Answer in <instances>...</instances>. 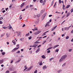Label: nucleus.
<instances>
[{
  "label": "nucleus",
  "instance_id": "44",
  "mask_svg": "<svg viewBox=\"0 0 73 73\" xmlns=\"http://www.w3.org/2000/svg\"><path fill=\"white\" fill-rule=\"evenodd\" d=\"M73 12V8L71 9V12L72 13Z\"/></svg>",
  "mask_w": 73,
  "mask_h": 73
},
{
  "label": "nucleus",
  "instance_id": "45",
  "mask_svg": "<svg viewBox=\"0 0 73 73\" xmlns=\"http://www.w3.org/2000/svg\"><path fill=\"white\" fill-rule=\"evenodd\" d=\"M59 2L60 4H61V0H59Z\"/></svg>",
  "mask_w": 73,
  "mask_h": 73
},
{
  "label": "nucleus",
  "instance_id": "19",
  "mask_svg": "<svg viewBox=\"0 0 73 73\" xmlns=\"http://www.w3.org/2000/svg\"><path fill=\"white\" fill-rule=\"evenodd\" d=\"M39 51H40V48H38V49L36 51V53H38Z\"/></svg>",
  "mask_w": 73,
  "mask_h": 73
},
{
  "label": "nucleus",
  "instance_id": "8",
  "mask_svg": "<svg viewBox=\"0 0 73 73\" xmlns=\"http://www.w3.org/2000/svg\"><path fill=\"white\" fill-rule=\"evenodd\" d=\"M46 68V65L42 67V69L43 70H45Z\"/></svg>",
  "mask_w": 73,
  "mask_h": 73
},
{
  "label": "nucleus",
  "instance_id": "7",
  "mask_svg": "<svg viewBox=\"0 0 73 73\" xmlns=\"http://www.w3.org/2000/svg\"><path fill=\"white\" fill-rule=\"evenodd\" d=\"M65 9H66V8H65V6L64 4L62 6V9L63 10H65Z\"/></svg>",
  "mask_w": 73,
  "mask_h": 73
},
{
  "label": "nucleus",
  "instance_id": "18",
  "mask_svg": "<svg viewBox=\"0 0 73 73\" xmlns=\"http://www.w3.org/2000/svg\"><path fill=\"white\" fill-rule=\"evenodd\" d=\"M6 35L7 36V37H9V33H6Z\"/></svg>",
  "mask_w": 73,
  "mask_h": 73
},
{
  "label": "nucleus",
  "instance_id": "60",
  "mask_svg": "<svg viewBox=\"0 0 73 73\" xmlns=\"http://www.w3.org/2000/svg\"><path fill=\"white\" fill-rule=\"evenodd\" d=\"M35 44H34L33 45V47H34V48H36V47L34 45Z\"/></svg>",
  "mask_w": 73,
  "mask_h": 73
},
{
  "label": "nucleus",
  "instance_id": "5",
  "mask_svg": "<svg viewBox=\"0 0 73 73\" xmlns=\"http://www.w3.org/2000/svg\"><path fill=\"white\" fill-rule=\"evenodd\" d=\"M32 66H31L30 67H29V68H28L27 70L26 71H29V70H31V69H32Z\"/></svg>",
  "mask_w": 73,
  "mask_h": 73
},
{
  "label": "nucleus",
  "instance_id": "64",
  "mask_svg": "<svg viewBox=\"0 0 73 73\" xmlns=\"http://www.w3.org/2000/svg\"><path fill=\"white\" fill-rule=\"evenodd\" d=\"M71 42H73V38H72L71 40Z\"/></svg>",
  "mask_w": 73,
  "mask_h": 73
},
{
  "label": "nucleus",
  "instance_id": "35",
  "mask_svg": "<svg viewBox=\"0 0 73 73\" xmlns=\"http://www.w3.org/2000/svg\"><path fill=\"white\" fill-rule=\"evenodd\" d=\"M21 16H22V15H20V16L19 19L20 20L22 19V17H21Z\"/></svg>",
  "mask_w": 73,
  "mask_h": 73
},
{
  "label": "nucleus",
  "instance_id": "13",
  "mask_svg": "<svg viewBox=\"0 0 73 73\" xmlns=\"http://www.w3.org/2000/svg\"><path fill=\"white\" fill-rule=\"evenodd\" d=\"M70 13H67V15H66V17H68L70 15Z\"/></svg>",
  "mask_w": 73,
  "mask_h": 73
},
{
  "label": "nucleus",
  "instance_id": "2",
  "mask_svg": "<svg viewBox=\"0 0 73 73\" xmlns=\"http://www.w3.org/2000/svg\"><path fill=\"white\" fill-rule=\"evenodd\" d=\"M19 48V47L18 48L15 47L11 51V52H14L15 51H16V50H17Z\"/></svg>",
  "mask_w": 73,
  "mask_h": 73
},
{
  "label": "nucleus",
  "instance_id": "27",
  "mask_svg": "<svg viewBox=\"0 0 73 73\" xmlns=\"http://www.w3.org/2000/svg\"><path fill=\"white\" fill-rule=\"evenodd\" d=\"M69 38V36H67L66 37V40H68Z\"/></svg>",
  "mask_w": 73,
  "mask_h": 73
},
{
  "label": "nucleus",
  "instance_id": "22",
  "mask_svg": "<svg viewBox=\"0 0 73 73\" xmlns=\"http://www.w3.org/2000/svg\"><path fill=\"white\" fill-rule=\"evenodd\" d=\"M29 35V33L28 34H26L25 36L27 37V36H28Z\"/></svg>",
  "mask_w": 73,
  "mask_h": 73
},
{
  "label": "nucleus",
  "instance_id": "31",
  "mask_svg": "<svg viewBox=\"0 0 73 73\" xmlns=\"http://www.w3.org/2000/svg\"><path fill=\"white\" fill-rule=\"evenodd\" d=\"M40 3H43V0H40Z\"/></svg>",
  "mask_w": 73,
  "mask_h": 73
},
{
  "label": "nucleus",
  "instance_id": "48",
  "mask_svg": "<svg viewBox=\"0 0 73 73\" xmlns=\"http://www.w3.org/2000/svg\"><path fill=\"white\" fill-rule=\"evenodd\" d=\"M65 22V20L64 21H63L62 22L61 24V25L62 24H64V22Z\"/></svg>",
  "mask_w": 73,
  "mask_h": 73
},
{
  "label": "nucleus",
  "instance_id": "58",
  "mask_svg": "<svg viewBox=\"0 0 73 73\" xmlns=\"http://www.w3.org/2000/svg\"><path fill=\"white\" fill-rule=\"evenodd\" d=\"M8 8H5V10L6 11H8Z\"/></svg>",
  "mask_w": 73,
  "mask_h": 73
},
{
  "label": "nucleus",
  "instance_id": "33",
  "mask_svg": "<svg viewBox=\"0 0 73 73\" xmlns=\"http://www.w3.org/2000/svg\"><path fill=\"white\" fill-rule=\"evenodd\" d=\"M46 42V40H44V41H43V42L42 43V44L43 45V44H44V43H45Z\"/></svg>",
  "mask_w": 73,
  "mask_h": 73
},
{
  "label": "nucleus",
  "instance_id": "36",
  "mask_svg": "<svg viewBox=\"0 0 73 73\" xmlns=\"http://www.w3.org/2000/svg\"><path fill=\"white\" fill-rule=\"evenodd\" d=\"M28 38L29 40H31V39H32V36H30V37Z\"/></svg>",
  "mask_w": 73,
  "mask_h": 73
},
{
  "label": "nucleus",
  "instance_id": "56",
  "mask_svg": "<svg viewBox=\"0 0 73 73\" xmlns=\"http://www.w3.org/2000/svg\"><path fill=\"white\" fill-rule=\"evenodd\" d=\"M56 13H60L56 11L55 12Z\"/></svg>",
  "mask_w": 73,
  "mask_h": 73
},
{
  "label": "nucleus",
  "instance_id": "16",
  "mask_svg": "<svg viewBox=\"0 0 73 73\" xmlns=\"http://www.w3.org/2000/svg\"><path fill=\"white\" fill-rule=\"evenodd\" d=\"M47 26H48V27H49V23H46V24L45 25V27H46Z\"/></svg>",
  "mask_w": 73,
  "mask_h": 73
},
{
  "label": "nucleus",
  "instance_id": "34",
  "mask_svg": "<svg viewBox=\"0 0 73 73\" xmlns=\"http://www.w3.org/2000/svg\"><path fill=\"white\" fill-rule=\"evenodd\" d=\"M5 52H3L2 53V55H5Z\"/></svg>",
  "mask_w": 73,
  "mask_h": 73
},
{
  "label": "nucleus",
  "instance_id": "61",
  "mask_svg": "<svg viewBox=\"0 0 73 73\" xmlns=\"http://www.w3.org/2000/svg\"><path fill=\"white\" fill-rule=\"evenodd\" d=\"M72 51V49H70L69 50V52H71Z\"/></svg>",
  "mask_w": 73,
  "mask_h": 73
},
{
  "label": "nucleus",
  "instance_id": "50",
  "mask_svg": "<svg viewBox=\"0 0 73 73\" xmlns=\"http://www.w3.org/2000/svg\"><path fill=\"white\" fill-rule=\"evenodd\" d=\"M65 64H66L65 63H64V64H63L62 65V67H63V66H65Z\"/></svg>",
  "mask_w": 73,
  "mask_h": 73
},
{
  "label": "nucleus",
  "instance_id": "24",
  "mask_svg": "<svg viewBox=\"0 0 73 73\" xmlns=\"http://www.w3.org/2000/svg\"><path fill=\"white\" fill-rule=\"evenodd\" d=\"M5 35V33H4L3 34L1 35V37H3V36H4V35Z\"/></svg>",
  "mask_w": 73,
  "mask_h": 73
},
{
  "label": "nucleus",
  "instance_id": "52",
  "mask_svg": "<svg viewBox=\"0 0 73 73\" xmlns=\"http://www.w3.org/2000/svg\"><path fill=\"white\" fill-rule=\"evenodd\" d=\"M41 45H39L37 46V48H40V47H41Z\"/></svg>",
  "mask_w": 73,
  "mask_h": 73
},
{
  "label": "nucleus",
  "instance_id": "23",
  "mask_svg": "<svg viewBox=\"0 0 73 73\" xmlns=\"http://www.w3.org/2000/svg\"><path fill=\"white\" fill-rule=\"evenodd\" d=\"M38 33L37 32H35L34 33V35H38Z\"/></svg>",
  "mask_w": 73,
  "mask_h": 73
},
{
  "label": "nucleus",
  "instance_id": "38",
  "mask_svg": "<svg viewBox=\"0 0 73 73\" xmlns=\"http://www.w3.org/2000/svg\"><path fill=\"white\" fill-rule=\"evenodd\" d=\"M53 58H51L50 59V61L51 60H53Z\"/></svg>",
  "mask_w": 73,
  "mask_h": 73
},
{
  "label": "nucleus",
  "instance_id": "4",
  "mask_svg": "<svg viewBox=\"0 0 73 73\" xmlns=\"http://www.w3.org/2000/svg\"><path fill=\"white\" fill-rule=\"evenodd\" d=\"M9 70L10 71H12V70H14V67H11L9 68Z\"/></svg>",
  "mask_w": 73,
  "mask_h": 73
},
{
  "label": "nucleus",
  "instance_id": "28",
  "mask_svg": "<svg viewBox=\"0 0 73 73\" xmlns=\"http://www.w3.org/2000/svg\"><path fill=\"white\" fill-rule=\"evenodd\" d=\"M23 40H24V38H21L20 39V40L21 41H23Z\"/></svg>",
  "mask_w": 73,
  "mask_h": 73
},
{
  "label": "nucleus",
  "instance_id": "43",
  "mask_svg": "<svg viewBox=\"0 0 73 73\" xmlns=\"http://www.w3.org/2000/svg\"><path fill=\"white\" fill-rule=\"evenodd\" d=\"M9 73V70H7L5 72V73Z\"/></svg>",
  "mask_w": 73,
  "mask_h": 73
},
{
  "label": "nucleus",
  "instance_id": "57",
  "mask_svg": "<svg viewBox=\"0 0 73 73\" xmlns=\"http://www.w3.org/2000/svg\"><path fill=\"white\" fill-rule=\"evenodd\" d=\"M33 7V5H30V7H31V8L32 7Z\"/></svg>",
  "mask_w": 73,
  "mask_h": 73
},
{
  "label": "nucleus",
  "instance_id": "1",
  "mask_svg": "<svg viewBox=\"0 0 73 73\" xmlns=\"http://www.w3.org/2000/svg\"><path fill=\"white\" fill-rule=\"evenodd\" d=\"M67 57V55L66 54H65L63 55L61 57V58L59 60V62H61L62 61H64Z\"/></svg>",
  "mask_w": 73,
  "mask_h": 73
},
{
  "label": "nucleus",
  "instance_id": "21",
  "mask_svg": "<svg viewBox=\"0 0 73 73\" xmlns=\"http://www.w3.org/2000/svg\"><path fill=\"white\" fill-rule=\"evenodd\" d=\"M24 3H23L21 5V7H22L24 5Z\"/></svg>",
  "mask_w": 73,
  "mask_h": 73
},
{
  "label": "nucleus",
  "instance_id": "20",
  "mask_svg": "<svg viewBox=\"0 0 73 73\" xmlns=\"http://www.w3.org/2000/svg\"><path fill=\"white\" fill-rule=\"evenodd\" d=\"M12 42H13L14 44V45H15L16 44V42H15V41L14 40H13L12 41Z\"/></svg>",
  "mask_w": 73,
  "mask_h": 73
},
{
  "label": "nucleus",
  "instance_id": "15",
  "mask_svg": "<svg viewBox=\"0 0 73 73\" xmlns=\"http://www.w3.org/2000/svg\"><path fill=\"white\" fill-rule=\"evenodd\" d=\"M70 5H68L67 6H66V9H68V8H69V7H70Z\"/></svg>",
  "mask_w": 73,
  "mask_h": 73
},
{
  "label": "nucleus",
  "instance_id": "6",
  "mask_svg": "<svg viewBox=\"0 0 73 73\" xmlns=\"http://www.w3.org/2000/svg\"><path fill=\"white\" fill-rule=\"evenodd\" d=\"M4 62V59L0 60V64H2Z\"/></svg>",
  "mask_w": 73,
  "mask_h": 73
},
{
  "label": "nucleus",
  "instance_id": "42",
  "mask_svg": "<svg viewBox=\"0 0 73 73\" xmlns=\"http://www.w3.org/2000/svg\"><path fill=\"white\" fill-rule=\"evenodd\" d=\"M56 5V2L55 3L54 5V7L55 8H56V7H54V6Z\"/></svg>",
  "mask_w": 73,
  "mask_h": 73
},
{
  "label": "nucleus",
  "instance_id": "9",
  "mask_svg": "<svg viewBox=\"0 0 73 73\" xmlns=\"http://www.w3.org/2000/svg\"><path fill=\"white\" fill-rule=\"evenodd\" d=\"M69 27H65L64 28V30H65V31H68V30H69Z\"/></svg>",
  "mask_w": 73,
  "mask_h": 73
},
{
  "label": "nucleus",
  "instance_id": "25",
  "mask_svg": "<svg viewBox=\"0 0 73 73\" xmlns=\"http://www.w3.org/2000/svg\"><path fill=\"white\" fill-rule=\"evenodd\" d=\"M62 71V70L60 69L58 71V72L60 73V72H61Z\"/></svg>",
  "mask_w": 73,
  "mask_h": 73
},
{
  "label": "nucleus",
  "instance_id": "55",
  "mask_svg": "<svg viewBox=\"0 0 73 73\" xmlns=\"http://www.w3.org/2000/svg\"><path fill=\"white\" fill-rule=\"evenodd\" d=\"M25 68L23 70V71H25V70H27V68Z\"/></svg>",
  "mask_w": 73,
  "mask_h": 73
},
{
  "label": "nucleus",
  "instance_id": "11",
  "mask_svg": "<svg viewBox=\"0 0 73 73\" xmlns=\"http://www.w3.org/2000/svg\"><path fill=\"white\" fill-rule=\"evenodd\" d=\"M39 63V65H42V61H39L38 62Z\"/></svg>",
  "mask_w": 73,
  "mask_h": 73
},
{
  "label": "nucleus",
  "instance_id": "10",
  "mask_svg": "<svg viewBox=\"0 0 73 73\" xmlns=\"http://www.w3.org/2000/svg\"><path fill=\"white\" fill-rule=\"evenodd\" d=\"M59 46V45H56L54 46L53 47V49H55L56 48H57V47H58V46Z\"/></svg>",
  "mask_w": 73,
  "mask_h": 73
},
{
  "label": "nucleus",
  "instance_id": "14",
  "mask_svg": "<svg viewBox=\"0 0 73 73\" xmlns=\"http://www.w3.org/2000/svg\"><path fill=\"white\" fill-rule=\"evenodd\" d=\"M52 48H53V47H50L48 48L47 49V50H49L50 49H52Z\"/></svg>",
  "mask_w": 73,
  "mask_h": 73
},
{
  "label": "nucleus",
  "instance_id": "47",
  "mask_svg": "<svg viewBox=\"0 0 73 73\" xmlns=\"http://www.w3.org/2000/svg\"><path fill=\"white\" fill-rule=\"evenodd\" d=\"M41 31H37L38 33V34H39V33H40Z\"/></svg>",
  "mask_w": 73,
  "mask_h": 73
},
{
  "label": "nucleus",
  "instance_id": "41",
  "mask_svg": "<svg viewBox=\"0 0 73 73\" xmlns=\"http://www.w3.org/2000/svg\"><path fill=\"white\" fill-rule=\"evenodd\" d=\"M50 52V50H48L47 51V52L48 53H49Z\"/></svg>",
  "mask_w": 73,
  "mask_h": 73
},
{
  "label": "nucleus",
  "instance_id": "26",
  "mask_svg": "<svg viewBox=\"0 0 73 73\" xmlns=\"http://www.w3.org/2000/svg\"><path fill=\"white\" fill-rule=\"evenodd\" d=\"M21 35V32H19L17 34V36H19Z\"/></svg>",
  "mask_w": 73,
  "mask_h": 73
},
{
  "label": "nucleus",
  "instance_id": "39",
  "mask_svg": "<svg viewBox=\"0 0 73 73\" xmlns=\"http://www.w3.org/2000/svg\"><path fill=\"white\" fill-rule=\"evenodd\" d=\"M20 53V50H18L17 52H16L17 53Z\"/></svg>",
  "mask_w": 73,
  "mask_h": 73
},
{
  "label": "nucleus",
  "instance_id": "29",
  "mask_svg": "<svg viewBox=\"0 0 73 73\" xmlns=\"http://www.w3.org/2000/svg\"><path fill=\"white\" fill-rule=\"evenodd\" d=\"M58 51H59V49H56L55 50L56 52H58Z\"/></svg>",
  "mask_w": 73,
  "mask_h": 73
},
{
  "label": "nucleus",
  "instance_id": "59",
  "mask_svg": "<svg viewBox=\"0 0 73 73\" xmlns=\"http://www.w3.org/2000/svg\"><path fill=\"white\" fill-rule=\"evenodd\" d=\"M64 16H65V15H64L63 16H62V19H63Z\"/></svg>",
  "mask_w": 73,
  "mask_h": 73
},
{
  "label": "nucleus",
  "instance_id": "54",
  "mask_svg": "<svg viewBox=\"0 0 73 73\" xmlns=\"http://www.w3.org/2000/svg\"><path fill=\"white\" fill-rule=\"evenodd\" d=\"M25 11V9H24L23 10H22V11Z\"/></svg>",
  "mask_w": 73,
  "mask_h": 73
},
{
  "label": "nucleus",
  "instance_id": "53",
  "mask_svg": "<svg viewBox=\"0 0 73 73\" xmlns=\"http://www.w3.org/2000/svg\"><path fill=\"white\" fill-rule=\"evenodd\" d=\"M25 26V24H23L22 26L23 28V27H24Z\"/></svg>",
  "mask_w": 73,
  "mask_h": 73
},
{
  "label": "nucleus",
  "instance_id": "51",
  "mask_svg": "<svg viewBox=\"0 0 73 73\" xmlns=\"http://www.w3.org/2000/svg\"><path fill=\"white\" fill-rule=\"evenodd\" d=\"M37 70H36L34 72V73H37Z\"/></svg>",
  "mask_w": 73,
  "mask_h": 73
},
{
  "label": "nucleus",
  "instance_id": "46",
  "mask_svg": "<svg viewBox=\"0 0 73 73\" xmlns=\"http://www.w3.org/2000/svg\"><path fill=\"white\" fill-rule=\"evenodd\" d=\"M54 0H53L51 3V4H53V3H54Z\"/></svg>",
  "mask_w": 73,
  "mask_h": 73
},
{
  "label": "nucleus",
  "instance_id": "49",
  "mask_svg": "<svg viewBox=\"0 0 73 73\" xmlns=\"http://www.w3.org/2000/svg\"><path fill=\"white\" fill-rule=\"evenodd\" d=\"M11 28H12V29H13L12 27L11 26H10V27H9L8 29H11Z\"/></svg>",
  "mask_w": 73,
  "mask_h": 73
},
{
  "label": "nucleus",
  "instance_id": "32",
  "mask_svg": "<svg viewBox=\"0 0 73 73\" xmlns=\"http://www.w3.org/2000/svg\"><path fill=\"white\" fill-rule=\"evenodd\" d=\"M45 35H46V33L45 32L44 33L43 35H42V36H45Z\"/></svg>",
  "mask_w": 73,
  "mask_h": 73
},
{
  "label": "nucleus",
  "instance_id": "17",
  "mask_svg": "<svg viewBox=\"0 0 73 73\" xmlns=\"http://www.w3.org/2000/svg\"><path fill=\"white\" fill-rule=\"evenodd\" d=\"M35 24H38L39 23V21H35Z\"/></svg>",
  "mask_w": 73,
  "mask_h": 73
},
{
  "label": "nucleus",
  "instance_id": "3",
  "mask_svg": "<svg viewBox=\"0 0 73 73\" xmlns=\"http://www.w3.org/2000/svg\"><path fill=\"white\" fill-rule=\"evenodd\" d=\"M46 13L44 14L42 16V17L41 18L42 19H44L45 16H46Z\"/></svg>",
  "mask_w": 73,
  "mask_h": 73
},
{
  "label": "nucleus",
  "instance_id": "63",
  "mask_svg": "<svg viewBox=\"0 0 73 73\" xmlns=\"http://www.w3.org/2000/svg\"><path fill=\"white\" fill-rule=\"evenodd\" d=\"M0 24H3V22L1 21H0Z\"/></svg>",
  "mask_w": 73,
  "mask_h": 73
},
{
  "label": "nucleus",
  "instance_id": "40",
  "mask_svg": "<svg viewBox=\"0 0 73 73\" xmlns=\"http://www.w3.org/2000/svg\"><path fill=\"white\" fill-rule=\"evenodd\" d=\"M34 29L35 30V31H37V29L36 27Z\"/></svg>",
  "mask_w": 73,
  "mask_h": 73
},
{
  "label": "nucleus",
  "instance_id": "12",
  "mask_svg": "<svg viewBox=\"0 0 73 73\" xmlns=\"http://www.w3.org/2000/svg\"><path fill=\"white\" fill-rule=\"evenodd\" d=\"M57 26H56V27H54L51 30V31H54V29L57 28Z\"/></svg>",
  "mask_w": 73,
  "mask_h": 73
},
{
  "label": "nucleus",
  "instance_id": "30",
  "mask_svg": "<svg viewBox=\"0 0 73 73\" xmlns=\"http://www.w3.org/2000/svg\"><path fill=\"white\" fill-rule=\"evenodd\" d=\"M42 58H45V55H43L42 56Z\"/></svg>",
  "mask_w": 73,
  "mask_h": 73
},
{
  "label": "nucleus",
  "instance_id": "37",
  "mask_svg": "<svg viewBox=\"0 0 73 73\" xmlns=\"http://www.w3.org/2000/svg\"><path fill=\"white\" fill-rule=\"evenodd\" d=\"M29 7V5H27V6H26V7H25V9H28V7Z\"/></svg>",
  "mask_w": 73,
  "mask_h": 73
},
{
  "label": "nucleus",
  "instance_id": "62",
  "mask_svg": "<svg viewBox=\"0 0 73 73\" xmlns=\"http://www.w3.org/2000/svg\"><path fill=\"white\" fill-rule=\"evenodd\" d=\"M3 13H4L5 12V10H4L2 11Z\"/></svg>",
  "mask_w": 73,
  "mask_h": 73
}]
</instances>
